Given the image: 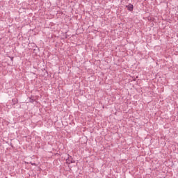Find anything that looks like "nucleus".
Instances as JSON below:
<instances>
[{"label": "nucleus", "instance_id": "2", "mask_svg": "<svg viewBox=\"0 0 178 178\" xmlns=\"http://www.w3.org/2000/svg\"><path fill=\"white\" fill-rule=\"evenodd\" d=\"M31 163V165H35V163Z\"/></svg>", "mask_w": 178, "mask_h": 178}, {"label": "nucleus", "instance_id": "1", "mask_svg": "<svg viewBox=\"0 0 178 178\" xmlns=\"http://www.w3.org/2000/svg\"><path fill=\"white\" fill-rule=\"evenodd\" d=\"M129 10V12H132L133 9H134V6H133V4H129L128 6H126Z\"/></svg>", "mask_w": 178, "mask_h": 178}]
</instances>
